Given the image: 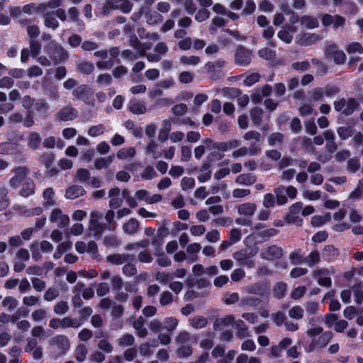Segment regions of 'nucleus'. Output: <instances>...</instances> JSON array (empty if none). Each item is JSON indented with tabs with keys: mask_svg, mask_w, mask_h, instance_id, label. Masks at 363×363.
I'll return each mask as SVG.
<instances>
[{
	"mask_svg": "<svg viewBox=\"0 0 363 363\" xmlns=\"http://www.w3.org/2000/svg\"><path fill=\"white\" fill-rule=\"evenodd\" d=\"M49 347L55 351L58 355L66 354L71 347L69 339L65 335H56L48 341Z\"/></svg>",
	"mask_w": 363,
	"mask_h": 363,
	"instance_id": "3",
	"label": "nucleus"
},
{
	"mask_svg": "<svg viewBox=\"0 0 363 363\" xmlns=\"http://www.w3.org/2000/svg\"><path fill=\"white\" fill-rule=\"evenodd\" d=\"M210 165L208 164H203L200 167L201 174L199 175L198 179L201 182H204L211 178V172L209 169Z\"/></svg>",
	"mask_w": 363,
	"mask_h": 363,
	"instance_id": "52",
	"label": "nucleus"
},
{
	"mask_svg": "<svg viewBox=\"0 0 363 363\" xmlns=\"http://www.w3.org/2000/svg\"><path fill=\"white\" fill-rule=\"evenodd\" d=\"M46 50L55 64L62 62L68 58L67 52L55 41H51L47 45Z\"/></svg>",
	"mask_w": 363,
	"mask_h": 363,
	"instance_id": "4",
	"label": "nucleus"
},
{
	"mask_svg": "<svg viewBox=\"0 0 363 363\" xmlns=\"http://www.w3.org/2000/svg\"><path fill=\"white\" fill-rule=\"evenodd\" d=\"M339 250L336 247H335L332 245H326L323 252V255L324 257H326L329 259L332 258H335L339 255Z\"/></svg>",
	"mask_w": 363,
	"mask_h": 363,
	"instance_id": "55",
	"label": "nucleus"
},
{
	"mask_svg": "<svg viewBox=\"0 0 363 363\" xmlns=\"http://www.w3.org/2000/svg\"><path fill=\"white\" fill-rule=\"evenodd\" d=\"M284 138V135L281 133H272L268 137V143L271 146L279 145L283 142Z\"/></svg>",
	"mask_w": 363,
	"mask_h": 363,
	"instance_id": "59",
	"label": "nucleus"
},
{
	"mask_svg": "<svg viewBox=\"0 0 363 363\" xmlns=\"http://www.w3.org/2000/svg\"><path fill=\"white\" fill-rule=\"evenodd\" d=\"M18 300L11 296H6L2 301V306L9 311H13L18 306Z\"/></svg>",
	"mask_w": 363,
	"mask_h": 363,
	"instance_id": "46",
	"label": "nucleus"
},
{
	"mask_svg": "<svg viewBox=\"0 0 363 363\" xmlns=\"http://www.w3.org/2000/svg\"><path fill=\"white\" fill-rule=\"evenodd\" d=\"M200 57L195 55L186 56L183 55L180 57L179 62L184 65H192L196 66L200 62Z\"/></svg>",
	"mask_w": 363,
	"mask_h": 363,
	"instance_id": "50",
	"label": "nucleus"
},
{
	"mask_svg": "<svg viewBox=\"0 0 363 363\" xmlns=\"http://www.w3.org/2000/svg\"><path fill=\"white\" fill-rule=\"evenodd\" d=\"M136 151L135 147H125L119 150L117 152L116 156L120 160H127L128 158H133L135 156Z\"/></svg>",
	"mask_w": 363,
	"mask_h": 363,
	"instance_id": "35",
	"label": "nucleus"
},
{
	"mask_svg": "<svg viewBox=\"0 0 363 363\" xmlns=\"http://www.w3.org/2000/svg\"><path fill=\"white\" fill-rule=\"evenodd\" d=\"M208 324V320L203 316L197 315L190 320V325L195 329H201Z\"/></svg>",
	"mask_w": 363,
	"mask_h": 363,
	"instance_id": "42",
	"label": "nucleus"
},
{
	"mask_svg": "<svg viewBox=\"0 0 363 363\" xmlns=\"http://www.w3.org/2000/svg\"><path fill=\"white\" fill-rule=\"evenodd\" d=\"M360 160L358 157L349 158L347 162V170L350 173H355L360 169Z\"/></svg>",
	"mask_w": 363,
	"mask_h": 363,
	"instance_id": "39",
	"label": "nucleus"
},
{
	"mask_svg": "<svg viewBox=\"0 0 363 363\" xmlns=\"http://www.w3.org/2000/svg\"><path fill=\"white\" fill-rule=\"evenodd\" d=\"M234 323L236 329L238 330L236 335L240 339H243L249 336L247 333V327L243 320H238L237 321H234Z\"/></svg>",
	"mask_w": 363,
	"mask_h": 363,
	"instance_id": "38",
	"label": "nucleus"
},
{
	"mask_svg": "<svg viewBox=\"0 0 363 363\" xmlns=\"http://www.w3.org/2000/svg\"><path fill=\"white\" fill-rule=\"evenodd\" d=\"M44 24L52 29H56L59 26V23L52 13H47L45 16Z\"/></svg>",
	"mask_w": 363,
	"mask_h": 363,
	"instance_id": "60",
	"label": "nucleus"
},
{
	"mask_svg": "<svg viewBox=\"0 0 363 363\" xmlns=\"http://www.w3.org/2000/svg\"><path fill=\"white\" fill-rule=\"evenodd\" d=\"M90 177L89 171L84 168L78 169L75 174V179L81 183L88 182Z\"/></svg>",
	"mask_w": 363,
	"mask_h": 363,
	"instance_id": "48",
	"label": "nucleus"
},
{
	"mask_svg": "<svg viewBox=\"0 0 363 363\" xmlns=\"http://www.w3.org/2000/svg\"><path fill=\"white\" fill-rule=\"evenodd\" d=\"M345 19L341 16L330 14H325L322 17V24L324 26H333L334 28L342 27L345 24Z\"/></svg>",
	"mask_w": 363,
	"mask_h": 363,
	"instance_id": "13",
	"label": "nucleus"
},
{
	"mask_svg": "<svg viewBox=\"0 0 363 363\" xmlns=\"http://www.w3.org/2000/svg\"><path fill=\"white\" fill-rule=\"evenodd\" d=\"M78 116V111L73 107L66 106L62 107L57 114V118L61 121L74 120Z\"/></svg>",
	"mask_w": 363,
	"mask_h": 363,
	"instance_id": "14",
	"label": "nucleus"
},
{
	"mask_svg": "<svg viewBox=\"0 0 363 363\" xmlns=\"http://www.w3.org/2000/svg\"><path fill=\"white\" fill-rule=\"evenodd\" d=\"M9 190L6 187L0 189V211H4L9 205V200L7 197Z\"/></svg>",
	"mask_w": 363,
	"mask_h": 363,
	"instance_id": "51",
	"label": "nucleus"
},
{
	"mask_svg": "<svg viewBox=\"0 0 363 363\" xmlns=\"http://www.w3.org/2000/svg\"><path fill=\"white\" fill-rule=\"evenodd\" d=\"M72 94L78 99H83L87 95H94V92L88 85L82 84L73 90Z\"/></svg>",
	"mask_w": 363,
	"mask_h": 363,
	"instance_id": "25",
	"label": "nucleus"
},
{
	"mask_svg": "<svg viewBox=\"0 0 363 363\" xmlns=\"http://www.w3.org/2000/svg\"><path fill=\"white\" fill-rule=\"evenodd\" d=\"M320 262V255L317 250L312 251L304 257V262L309 267H313Z\"/></svg>",
	"mask_w": 363,
	"mask_h": 363,
	"instance_id": "34",
	"label": "nucleus"
},
{
	"mask_svg": "<svg viewBox=\"0 0 363 363\" xmlns=\"http://www.w3.org/2000/svg\"><path fill=\"white\" fill-rule=\"evenodd\" d=\"M50 221L57 223L59 227L63 228L69 224V218L67 215L64 214L60 208H55L51 213Z\"/></svg>",
	"mask_w": 363,
	"mask_h": 363,
	"instance_id": "15",
	"label": "nucleus"
},
{
	"mask_svg": "<svg viewBox=\"0 0 363 363\" xmlns=\"http://www.w3.org/2000/svg\"><path fill=\"white\" fill-rule=\"evenodd\" d=\"M337 133L341 140H345L352 136L354 137L356 131L352 126H340L337 128Z\"/></svg>",
	"mask_w": 363,
	"mask_h": 363,
	"instance_id": "28",
	"label": "nucleus"
},
{
	"mask_svg": "<svg viewBox=\"0 0 363 363\" xmlns=\"http://www.w3.org/2000/svg\"><path fill=\"white\" fill-rule=\"evenodd\" d=\"M90 218L89 230L96 238H101L106 227V224L101 223L99 221L101 218V213L98 211H92L90 213Z\"/></svg>",
	"mask_w": 363,
	"mask_h": 363,
	"instance_id": "5",
	"label": "nucleus"
},
{
	"mask_svg": "<svg viewBox=\"0 0 363 363\" xmlns=\"http://www.w3.org/2000/svg\"><path fill=\"white\" fill-rule=\"evenodd\" d=\"M225 65V61L223 60H218L214 62H208L205 67L209 74L211 80H219L224 77L223 73L220 71Z\"/></svg>",
	"mask_w": 363,
	"mask_h": 363,
	"instance_id": "6",
	"label": "nucleus"
},
{
	"mask_svg": "<svg viewBox=\"0 0 363 363\" xmlns=\"http://www.w3.org/2000/svg\"><path fill=\"white\" fill-rule=\"evenodd\" d=\"M23 304L27 307H31L40 303V299L34 295L26 296L23 298Z\"/></svg>",
	"mask_w": 363,
	"mask_h": 363,
	"instance_id": "64",
	"label": "nucleus"
},
{
	"mask_svg": "<svg viewBox=\"0 0 363 363\" xmlns=\"http://www.w3.org/2000/svg\"><path fill=\"white\" fill-rule=\"evenodd\" d=\"M129 111L133 114H144L147 111L146 106L140 101H132L129 106Z\"/></svg>",
	"mask_w": 363,
	"mask_h": 363,
	"instance_id": "36",
	"label": "nucleus"
},
{
	"mask_svg": "<svg viewBox=\"0 0 363 363\" xmlns=\"http://www.w3.org/2000/svg\"><path fill=\"white\" fill-rule=\"evenodd\" d=\"M13 175L10 179L9 184L11 188L16 189L19 184L26 180L29 170L26 167H18L12 170Z\"/></svg>",
	"mask_w": 363,
	"mask_h": 363,
	"instance_id": "8",
	"label": "nucleus"
},
{
	"mask_svg": "<svg viewBox=\"0 0 363 363\" xmlns=\"http://www.w3.org/2000/svg\"><path fill=\"white\" fill-rule=\"evenodd\" d=\"M257 209V206L255 203H244L238 207V212L239 214L245 216H252Z\"/></svg>",
	"mask_w": 363,
	"mask_h": 363,
	"instance_id": "23",
	"label": "nucleus"
},
{
	"mask_svg": "<svg viewBox=\"0 0 363 363\" xmlns=\"http://www.w3.org/2000/svg\"><path fill=\"white\" fill-rule=\"evenodd\" d=\"M283 256V249L275 245L263 248L260 257L265 260L273 261L280 259Z\"/></svg>",
	"mask_w": 363,
	"mask_h": 363,
	"instance_id": "10",
	"label": "nucleus"
},
{
	"mask_svg": "<svg viewBox=\"0 0 363 363\" xmlns=\"http://www.w3.org/2000/svg\"><path fill=\"white\" fill-rule=\"evenodd\" d=\"M158 145L155 140H150L145 147L146 152L150 153L153 159L157 160L161 157V153L157 151Z\"/></svg>",
	"mask_w": 363,
	"mask_h": 363,
	"instance_id": "41",
	"label": "nucleus"
},
{
	"mask_svg": "<svg viewBox=\"0 0 363 363\" xmlns=\"http://www.w3.org/2000/svg\"><path fill=\"white\" fill-rule=\"evenodd\" d=\"M30 281H31L33 288L37 292H41V291H44L46 288L45 281L38 277H32L30 279Z\"/></svg>",
	"mask_w": 363,
	"mask_h": 363,
	"instance_id": "61",
	"label": "nucleus"
},
{
	"mask_svg": "<svg viewBox=\"0 0 363 363\" xmlns=\"http://www.w3.org/2000/svg\"><path fill=\"white\" fill-rule=\"evenodd\" d=\"M157 176V172L151 165L146 166L140 174L141 178L144 180H151Z\"/></svg>",
	"mask_w": 363,
	"mask_h": 363,
	"instance_id": "49",
	"label": "nucleus"
},
{
	"mask_svg": "<svg viewBox=\"0 0 363 363\" xmlns=\"http://www.w3.org/2000/svg\"><path fill=\"white\" fill-rule=\"evenodd\" d=\"M240 145V142L236 139H232L227 142L213 143V147L218 150L225 152L228 150L234 149Z\"/></svg>",
	"mask_w": 363,
	"mask_h": 363,
	"instance_id": "21",
	"label": "nucleus"
},
{
	"mask_svg": "<svg viewBox=\"0 0 363 363\" xmlns=\"http://www.w3.org/2000/svg\"><path fill=\"white\" fill-rule=\"evenodd\" d=\"M300 23L308 29H313L318 26L319 23L317 18L310 16H303L300 18Z\"/></svg>",
	"mask_w": 363,
	"mask_h": 363,
	"instance_id": "33",
	"label": "nucleus"
},
{
	"mask_svg": "<svg viewBox=\"0 0 363 363\" xmlns=\"http://www.w3.org/2000/svg\"><path fill=\"white\" fill-rule=\"evenodd\" d=\"M250 117L252 123L259 125L263 118V111L259 107H255L250 111Z\"/></svg>",
	"mask_w": 363,
	"mask_h": 363,
	"instance_id": "44",
	"label": "nucleus"
},
{
	"mask_svg": "<svg viewBox=\"0 0 363 363\" xmlns=\"http://www.w3.org/2000/svg\"><path fill=\"white\" fill-rule=\"evenodd\" d=\"M252 60V51L240 46L237 48L235 54V62L239 66L247 67Z\"/></svg>",
	"mask_w": 363,
	"mask_h": 363,
	"instance_id": "11",
	"label": "nucleus"
},
{
	"mask_svg": "<svg viewBox=\"0 0 363 363\" xmlns=\"http://www.w3.org/2000/svg\"><path fill=\"white\" fill-rule=\"evenodd\" d=\"M62 329H77L84 324V322L82 321V319H78L77 318H72L70 316H65L63 318H62Z\"/></svg>",
	"mask_w": 363,
	"mask_h": 363,
	"instance_id": "20",
	"label": "nucleus"
},
{
	"mask_svg": "<svg viewBox=\"0 0 363 363\" xmlns=\"http://www.w3.org/2000/svg\"><path fill=\"white\" fill-rule=\"evenodd\" d=\"M334 109L345 116H351L359 109V102L354 98H341L333 102Z\"/></svg>",
	"mask_w": 363,
	"mask_h": 363,
	"instance_id": "2",
	"label": "nucleus"
},
{
	"mask_svg": "<svg viewBox=\"0 0 363 363\" xmlns=\"http://www.w3.org/2000/svg\"><path fill=\"white\" fill-rule=\"evenodd\" d=\"M104 244L107 247H116L121 245V240L116 235L106 236L104 238Z\"/></svg>",
	"mask_w": 363,
	"mask_h": 363,
	"instance_id": "63",
	"label": "nucleus"
},
{
	"mask_svg": "<svg viewBox=\"0 0 363 363\" xmlns=\"http://www.w3.org/2000/svg\"><path fill=\"white\" fill-rule=\"evenodd\" d=\"M325 55L328 58L333 59L336 65L344 64L347 59L346 55L343 50H340L338 46L335 43L330 44L326 48Z\"/></svg>",
	"mask_w": 363,
	"mask_h": 363,
	"instance_id": "7",
	"label": "nucleus"
},
{
	"mask_svg": "<svg viewBox=\"0 0 363 363\" xmlns=\"http://www.w3.org/2000/svg\"><path fill=\"white\" fill-rule=\"evenodd\" d=\"M121 0H106L103 6V13L108 15L111 10L119 9Z\"/></svg>",
	"mask_w": 363,
	"mask_h": 363,
	"instance_id": "45",
	"label": "nucleus"
},
{
	"mask_svg": "<svg viewBox=\"0 0 363 363\" xmlns=\"http://www.w3.org/2000/svg\"><path fill=\"white\" fill-rule=\"evenodd\" d=\"M261 303V300L259 298L254 296H245L241 298L240 306H257Z\"/></svg>",
	"mask_w": 363,
	"mask_h": 363,
	"instance_id": "53",
	"label": "nucleus"
},
{
	"mask_svg": "<svg viewBox=\"0 0 363 363\" xmlns=\"http://www.w3.org/2000/svg\"><path fill=\"white\" fill-rule=\"evenodd\" d=\"M192 353V347L187 345H181L177 350V354L180 358H188Z\"/></svg>",
	"mask_w": 363,
	"mask_h": 363,
	"instance_id": "62",
	"label": "nucleus"
},
{
	"mask_svg": "<svg viewBox=\"0 0 363 363\" xmlns=\"http://www.w3.org/2000/svg\"><path fill=\"white\" fill-rule=\"evenodd\" d=\"M41 144V138L36 132L30 133L28 136V147L32 150H37Z\"/></svg>",
	"mask_w": 363,
	"mask_h": 363,
	"instance_id": "30",
	"label": "nucleus"
},
{
	"mask_svg": "<svg viewBox=\"0 0 363 363\" xmlns=\"http://www.w3.org/2000/svg\"><path fill=\"white\" fill-rule=\"evenodd\" d=\"M330 274L331 272L325 268H317L312 273L313 277L316 279L318 284L327 288L332 285Z\"/></svg>",
	"mask_w": 363,
	"mask_h": 363,
	"instance_id": "9",
	"label": "nucleus"
},
{
	"mask_svg": "<svg viewBox=\"0 0 363 363\" xmlns=\"http://www.w3.org/2000/svg\"><path fill=\"white\" fill-rule=\"evenodd\" d=\"M86 194V190L82 186L74 184L69 186L66 191L65 197L67 199L74 200Z\"/></svg>",
	"mask_w": 363,
	"mask_h": 363,
	"instance_id": "16",
	"label": "nucleus"
},
{
	"mask_svg": "<svg viewBox=\"0 0 363 363\" xmlns=\"http://www.w3.org/2000/svg\"><path fill=\"white\" fill-rule=\"evenodd\" d=\"M75 359L79 362H84L86 358L88 350L85 345L79 344L75 349Z\"/></svg>",
	"mask_w": 363,
	"mask_h": 363,
	"instance_id": "40",
	"label": "nucleus"
},
{
	"mask_svg": "<svg viewBox=\"0 0 363 363\" xmlns=\"http://www.w3.org/2000/svg\"><path fill=\"white\" fill-rule=\"evenodd\" d=\"M259 57L269 60L276 57V51L268 48H264L258 51Z\"/></svg>",
	"mask_w": 363,
	"mask_h": 363,
	"instance_id": "58",
	"label": "nucleus"
},
{
	"mask_svg": "<svg viewBox=\"0 0 363 363\" xmlns=\"http://www.w3.org/2000/svg\"><path fill=\"white\" fill-rule=\"evenodd\" d=\"M97 347L99 350L104 352L106 354H111L113 351V345L105 338H102L99 341L97 344Z\"/></svg>",
	"mask_w": 363,
	"mask_h": 363,
	"instance_id": "47",
	"label": "nucleus"
},
{
	"mask_svg": "<svg viewBox=\"0 0 363 363\" xmlns=\"http://www.w3.org/2000/svg\"><path fill=\"white\" fill-rule=\"evenodd\" d=\"M320 37L317 33H305L300 35L299 44L302 46H308L320 40Z\"/></svg>",
	"mask_w": 363,
	"mask_h": 363,
	"instance_id": "19",
	"label": "nucleus"
},
{
	"mask_svg": "<svg viewBox=\"0 0 363 363\" xmlns=\"http://www.w3.org/2000/svg\"><path fill=\"white\" fill-rule=\"evenodd\" d=\"M267 290V285L262 283H256L247 288L249 294L262 296Z\"/></svg>",
	"mask_w": 363,
	"mask_h": 363,
	"instance_id": "32",
	"label": "nucleus"
},
{
	"mask_svg": "<svg viewBox=\"0 0 363 363\" xmlns=\"http://www.w3.org/2000/svg\"><path fill=\"white\" fill-rule=\"evenodd\" d=\"M135 339L132 334L125 333L119 337L116 342L121 347H131L135 344Z\"/></svg>",
	"mask_w": 363,
	"mask_h": 363,
	"instance_id": "29",
	"label": "nucleus"
},
{
	"mask_svg": "<svg viewBox=\"0 0 363 363\" xmlns=\"http://www.w3.org/2000/svg\"><path fill=\"white\" fill-rule=\"evenodd\" d=\"M69 309L68 303L67 301H60L57 302L53 307V311L57 315H64Z\"/></svg>",
	"mask_w": 363,
	"mask_h": 363,
	"instance_id": "57",
	"label": "nucleus"
},
{
	"mask_svg": "<svg viewBox=\"0 0 363 363\" xmlns=\"http://www.w3.org/2000/svg\"><path fill=\"white\" fill-rule=\"evenodd\" d=\"M94 65L88 61L81 62L77 66V70L84 74H91L94 72Z\"/></svg>",
	"mask_w": 363,
	"mask_h": 363,
	"instance_id": "31",
	"label": "nucleus"
},
{
	"mask_svg": "<svg viewBox=\"0 0 363 363\" xmlns=\"http://www.w3.org/2000/svg\"><path fill=\"white\" fill-rule=\"evenodd\" d=\"M35 192V184L33 179L28 178L26 179L22 184V187L20 190V195L23 197H28L33 195Z\"/></svg>",
	"mask_w": 363,
	"mask_h": 363,
	"instance_id": "24",
	"label": "nucleus"
},
{
	"mask_svg": "<svg viewBox=\"0 0 363 363\" xmlns=\"http://www.w3.org/2000/svg\"><path fill=\"white\" fill-rule=\"evenodd\" d=\"M173 301V295L170 291H164L160 294L159 303L161 306L164 307L170 305Z\"/></svg>",
	"mask_w": 363,
	"mask_h": 363,
	"instance_id": "43",
	"label": "nucleus"
},
{
	"mask_svg": "<svg viewBox=\"0 0 363 363\" xmlns=\"http://www.w3.org/2000/svg\"><path fill=\"white\" fill-rule=\"evenodd\" d=\"M114 159L113 155H108L104 157H99L94 160V168L97 170L108 169Z\"/></svg>",
	"mask_w": 363,
	"mask_h": 363,
	"instance_id": "26",
	"label": "nucleus"
},
{
	"mask_svg": "<svg viewBox=\"0 0 363 363\" xmlns=\"http://www.w3.org/2000/svg\"><path fill=\"white\" fill-rule=\"evenodd\" d=\"M323 135L326 140V150L330 153L335 152L337 150V145L335 141V138L334 133L330 130H328L324 132Z\"/></svg>",
	"mask_w": 363,
	"mask_h": 363,
	"instance_id": "18",
	"label": "nucleus"
},
{
	"mask_svg": "<svg viewBox=\"0 0 363 363\" xmlns=\"http://www.w3.org/2000/svg\"><path fill=\"white\" fill-rule=\"evenodd\" d=\"M307 335L313 338L318 345V349L325 347L332 340L333 334L331 331L323 332L321 326L310 328L306 330Z\"/></svg>",
	"mask_w": 363,
	"mask_h": 363,
	"instance_id": "1",
	"label": "nucleus"
},
{
	"mask_svg": "<svg viewBox=\"0 0 363 363\" xmlns=\"http://www.w3.org/2000/svg\"><path fill=\"white\" fill-rule=\"evenodd\" d=\"M140 228V225L139 221L134 218L129 219L123 225V230L125 233L128 235H134L137 233Z\"/></svg>",
	"mask_w": 363,
	"mask_h": 363,
	"instance_id": "17",
	"label": "nucleus"
},
{
	"mask_svg": "<svg viewBox=\"0 0 363 363\" xmlns=\"http://www.w3.org/2000/svg\"><path fill=\"white\" fill-rule=\"evenodd\" d=\"M59 291L54 286L49 287L43 294V298L48 302L55 300L59 296Z\"/></svg>",
	"mask_w": 363,
	"mask_h": 363,
	"instance_id": "54",
	"label": "nucleus"
},
{
	"mask_svg": "<svg viewBox=\"0 0 363 363\" xmlns=\"http://www.w3.org/2000/svg\"><path fill=\"white\" fill-rule=\"evenodd\" d=\"M105 126L103 124H98L91 126L88 130V135L90 137H98L104 134Z\"/></svg>",
	"mask_w": 363,
	"mask_h": 363,
	"instance_id": "56",
	"label": "nucleus"
},
{
	"mask_svg": "<svg viewBox=\"0 0 363 363\" xmlns=\"http://www.w3.org/2000/svg\"><path fill=\"white\" fill-rule=\"evenodd\" d=\"M179 320L174 317L165 318L163 321V328L169 333H172L177 327Z\"/></svg>",
	"mask_w": 363,
	"mask_h": 363,
	"instance_id": "37",
	"label": "nucleus"
},
{
	"mask_svg": "<svg viewBox=\"0 0 363 363\" xmlns=\"http://www.w3.org/2000/svg\"><path fill=\"white\" fill-rule=\"evenodd\" d=\"M256 176L252 174H241L235 179V183L239 185L250 186L255 183Z\"/></svg>",
	"mask_w": 363,
	"mask_h": 363,
	"instance_id": "27",
	"label": "nucleus"
},
{
	"mask_svg": "<svg viewBox=\"0 0 363 363\" xmlns=\"http://www.w3.org/2000/svg\"><path fill=\"white\" fill-rule=\"evenodd\" d=\"M106 259L111 264L121 265L128 262H133L134 260V256L127 253H115L106 256Z\"/></svg>",
	"mask_w": 363,
	"mask_h": 363,
	"instance_id": "12",
	"label": "nucleus"
},
{
	"mask_svg": "<svg viewBox=\"0 0 363 363\" xmlns=\"http://www.w3.org/2000/svg\"><path fill=\"white\" fill-rule=\"evenodd\" d=\"M235 321L234 316L232 315H226L223 318H216L213 322V329L215 330H220L224 327L228 326Z\"/></svg>",
	"mask_w": 363,
	"mask_h": 363,
	"instance_id": "22",
	"label": "nucleus"
}]
</instances>
